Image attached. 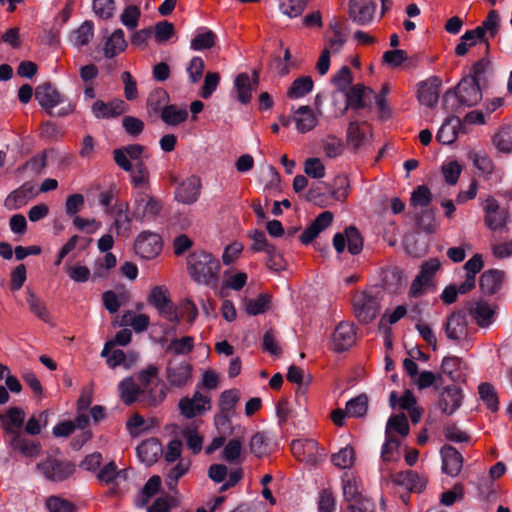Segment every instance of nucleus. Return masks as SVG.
I'll return each instance as SVG.
<instances>
[{"label": "nucleus", "instance_id": "nucleus-1", "mask_svg": "<svg viewBox=\"0 0 512 512\" xmlns=\"http://www.w3.org/2000/svg\"><path fill=\"white\" fill-rule=\"evenodd\" d=\"M119 395L123 403L131 405L137 400L157 405L165 398L164 384L157 379V369L150 367L138 375V383L133 377H126L118 384Z\"/></svg>", "mask_w": 512, "mask_h": 512}, {"label": "nucleus", "instance_id": "nucleus-2", "mask_svg": "<svg viewBox=\"0 0 512 512\" xmlns=\"http://www.w3.org/2000/svg\"><path fill=\"white\" fill-rule=\"evenodd\" d=\"M187 270L197 284L216 288L221 270L220 260L205 250H196L187 258Z\"/></svg>", "mask_w": 512, "mask_h": 512}, {"label": "nucleus", "instance_id": "nucleus-3", "mask_svg": "<svg viewBox=\"0 0 512 512\" xmlns=\"http://www.w3.org/2000/svg\"><path fill=\"white\" fill-rule=\"evenodd\" d=\"M167 93L162 90H155L148 97L147 105L150 110L161 113V120L169 126H177L185 122L189 116L186 105L165 104Z\"/></svg>", "mask_w": 512, "mask_h": 512}, {"label": "nucleus", "instance_id": "nucleus-4", "mask_svg": "<svg viewBox=\"0 0 512 512\" xmlns=\"http://www.w3.org/2000/svg\"><path fill=\"white\" fill-rule=\"evenodd\" d=\"M162 204L159 200L145 191L136 193L133 202L132 217L138 221H152L161 212Z\"/></svg>", "mask_w": 512, "mask_h": 512}, {"label": "nucleus", "instance_id": "nucleus-5", "mask_svg": "<svg viewBox=\"0 0 512 512\" xmlns=\"http://www.w3.org/2000/svg\"><path fill=\"white\" fill-rule=\"evenodd\" d=\"M148 301L153 305L159 314L171 323L178 324L180 316L169 298L168 289L164 286H155L148 297Z\"/></svg>", "mask_w": 512, "mask_h": 512}, {"label": "nucleus", "instance_id": "nucleus-6", "mask_svg": "<svg viewBox=\"0 0 512 512\" xmlns=\"http://www.w3.org/2000/svg\"><path fill=\"white\" fill-rule=\"evenodd\" d=\"M113 348L114 342L108 341L101 351V357L106 358L107 364L111 369L121 367L124 370H130L137 364L139 358L137 353Z\"/></svg>", "mask_w": 512, "mask_h": 512}, {"label": "nucleus", "instance_id": "nucleus-7", "mask_svg": "<svg viewBox=\"0 0 512 512\" xmlns=\"http://www.w3.org/2000/svg\"><path fill=\"white\" fill-rule=\"evenodd\" d=\"M37 469L49 480L63 481L74 472V465L48 456L44 461L37 464Z\"/></svg>", "mask_w": 512, "mask_h": 512}, {"label": "nucleus", "instance_id": "nucleus-8", "mask_svg": "<svg viewBox=\"0 0 512 512\" xmlns=\"http://www.w3.org/2000/svg\"><path fill=\"white\" fill-rule=\"evenodd\" d=\"M353 307L356 318L366 324L376 318L379 310L377 299L366 292H360L354 296Z\"/></svg>", "mask_w": 512, "mask_h": 512}, {"label": "nucleus", "instance_id": "nucleus-9", "mask_svg": "<svg viewBox=\"0 0 512 512\" xmlns=\"http://www.w3.org/2000/svg\"><path fill=\"white\" fill-rule=\"evenodd\" d=\"M482 208L485 214L484 221L489 229L498 231L505 227L507 222V211L500 207L498 201L494 197L488 196L482 202Z\"/></svg>", "mask_w": 512, "mask_h": 512}, {"label": "nucleus", "instance_id": "nucleus-10", "mask_svg": "<svg viewBox=\"0 0 512 512\" xmlns=\"http://www.w3.org/2000/svg\"><path fill=\"white\" fill-rule=\"evenodd\" d=\"M455 96L462 106L471 107L477 105L482 99V93L476 78L464 77L456 88Z\"/></svg>", "mask_w": 512, "mask_h": 512}, {"label": "nucleus", "instance_id": "nucleus-11", "mask_svg": "<svg viewBox=\"0 0 512 512\" xmlns=\"http://www.w3.org/2000/svg\"><path fill=\"white\" fill-rule=\"evenodd\" d=\"M291 451L296 459L308 464H316L322 456L319 444L314 439L293 440Z\"/></svg>", "mask_w": 512, "mask_h": 512}, {"label": "nucleus", "instance_id": "nucleus-12", "mask_svg": "<svg viewBox=\"0 0 512 512\" xmlns=\"http://www.w3.org/2000/svg\"><path fill=\"white\" fill-rule=\"evenodd\" d=\"M356 342V328L353 323L340 322L330 339V346L336 352L351 348Z\"/></svg>", "mask_w": 512, "mask_h": 512}, {"label": "nucleus", "instance_id": "nucleus-13", "mask_svg": "<svg viewBox=\"0 0 512 512\" xmlns=\"http://www.w3.org/2000/svg\"><path fill=\"white\" fill-rule=\"evenodd\" d=\"M333 246L338 253H342L347 246L348 251L353 254H359L363 249V239L355 227H348L344 233H337L333 238Z\"/></svg>", "mask_w": 512, "mask_h": 512}, {"label": "nucleus", "instance_id": "nucleus-14", "mask_svg": "<svg viewBox=\"0 0 512 512\" xmlns=\"http://www.w3.org/2000/svg\"><path fill=\"white\" fill-rule=\"evenodd\" d=\"M134 249L143 259H153L162 250L161 237L156 233L143 232L135 240Z\"/></svg>", "mask_w": 512, "mask_h": 512}, {"label": "nucleus", "instance_id": "nucleus-15", "mask_svg": "<svg viewBox=\"0 0 512 512\" xmlns=\"http://www.w3.org/2000/svg\"><path fill=\"white\" fill-rule=\"evenodd\" d=\"M442 81L437 76H431L417 84V99L423 106L432 108L437 105L439 89Z\"/></svg>", "mask_w": 512, "mask_h": 512}, {"label": "nucleus", "instance_id": "nucleus-16", "mask_svg": "<svg viewBox=\"0 0 512 512\" xmlns=\"http://www.w3.org/2000/svg\"><path fill=\"white\" fill-rule=\"evenodd\" d=\"M211 408V400L209 396L196 391L193 397H185L179 402L181 414L186 418H193L202 415Z\"/></svg>", "mask_w": 512, "mask_h": 512}, {"label": "nucleus", "instance_id": "nucleus-17", "mask_svg": "<svg viewBox=\"0 0 512 512\" xmlns=\"http://www.w3.org/2000/svg\"><path fill=\"white\" fill-rule=\"evenodd\" d=\"M474 166L486 180L500 182L503 178V171L496 168L493 160L485 152H473L470 155Z\"/></svg>", "mask_w": 512, "mask_h": 512}, {"label": "nucleus", "instance_id": "nucleus-18", "mask_svg": "<svg viewBox=\"0 0 512 512\" xmlns=\"http://www.w3.org/2000/svg\"><path fill=\"white\" fill-rule=\"evenodd\" d=\"M259 76L256 71L250 76L248 73H240L234 80V91L239 102L246 105L252 99V93L257 88Z\"/></svg>", "mask_w": 512, "mask_h": 512}, {"label": "nucleus", "instance_id": "nucleus-19", "mask_svg": "<svg viewBox=\"0 0 512 512\" xmlns=\"http://www.w3.org/2000/svg\"><path fill=\"white\" fill-rule=\"evenodd\" d=\"M201 190V181L198 177L192 175L182 180L175 191V199L182 204H193L199 196Z\"/></svg>", "mask_w": 512, "mask_h": 512}, {"label": "nucleus", "instance_id": "nucleus-20", "mask_svg": "<svg viewBox=\"0 0 512 512\" xmlns=\"http://www.w3.org/2000/svg\"><path fill=\"white\" fill-rule=\"evenodd\" d=\"M191 365L186 361H170L166 369V379L173 387L185 386L191 378Z\"/></svg>", "mask_w": 512, "mask_h": 512}, {"label": "nucleus", "instance_id": "nucleus-21", "mask_svg": "<svg viewBox=\"0 0 512 512\" xmlns=\"http://www.w3.org/2000/svg\"><path fill=\"white\" fill-rule=\"evenodd\" d=\"M375 10L376 4L373 0H350L349 15L360 25L370 23Z\"/></svg>", "mask_w": 512, "mask_h": 512}, {"label": "nucleus", "instance_id": "nucleus-22", "mask_svg": "<svg viewBox=\"0 0 512 512\" xmlns=\"http://www.w3.org/2000/svg\"><path fill=\"white\" fill-rule=\"evenodd\" d=\"M91 110L98 119L113 118L126 111V103L120 99H114L108 103L97 100L93 103Z\"/></svg>", "mask_w": 512, "mask_h": 512}, {"label": "nucleus", "instance_id": "nucleus-23", "mask_svg": "<svg viewBox=\"0 0 512 512\" xmlns=\"http://www.w3.org/2000/svg\"><path fill=\"white\" fill-rule=\"evenodd\" d=\"M462 400V390L456 386H448L440 394L439 408L443 413L452 415L461 406Z\"/></svg>", "mask_w": 512, "mask_h": 512}, {"label": "nucleus", "instance_id": "nucleus-24", "mask_svg": "<svg viewBox=\"0 0 512 512\" xmlns=\"http://www.w3.org/2000/svg\"><path fill=\"white\" fill-rule=\"evenodd\" d=\"M247 280V273L243 271L227 270L224 272L222 286L220 288L217 286L214 288L215 294L223 298L227 295V289L240 291L247 284Z\"/></svg>", "mask_w": 512, "mask_h": 512}, {"label": "nucleus", "instance_id": "nucleus-25", "mask_svg": "<svg viewBox=\"0 0 512 512\" xmlns=\"http://www.w3.org/2000/svg\"><path fill=\"white\" fill-rule=\"evenodd\" d=\"M333 221L330 211L320 213L316 219L302 232L300 240L303 244L311 243L323 230L328 228Z\"/></svg>", "mask_w": 512, "mask_h": 512}, {"label": "nucleus", "instance_id": "nucleus-26", "mask_svg": "<svg viewBox=\"0 0 512 512\" xmlns=\"http://www.w3.org/2000/svg\"><path fill=\"white\" fill-rule=\"evenodd\" d=\"M442 470L451 477L457 476L463 466L462 455L452 446L446 445L441 449Z\"/></svg>", "mask_w": 512, "mask_h": 512}, {"label": "nucleus", "instance_id": "nucleus-27", "mask_svg": "<svg viewBox=\"0 0 512 512\" xmlns=\"http://www.w3.org/2000/svg\"><path fill=\"white\" fill-rule=\"evenodd\" d=\"M163 454L162 445L156 438H149L144 440L137 447V455L140 461L147 466H150L157 462L160 456Z\"/></svg>", "mask_w": 512, "mask_h": 512}, {"label": "nucleus", "instance_id": "nucleus-28", "mask_svg": "<svg viewBox=\"0 0 512 512\" xmlns=\"http://www.w3.org/2000/svg\"><path fill=\"white\" fill-rule=\"evenodd\" d=\"M472 318L480 327H489L495 319V307L485 301H477L469 308Z\"/></svg>", "mask_w": 512, "mask_h": 512}, {"label": "nucleus", "instance_id": "nucleus-29", "mask_svg": "<svg viewBox=\"0 0 512 512\" xmlns=\"http://www.w3.org/2000/svg\"><path fill=\"white\" fill-rule=\"evenodd\" d=\"M7 444L12 450L18 451L22 456L28 458L37 457L41 451L39 442H35L22 437L21 434H15L14 436L10 437L9 441H7Z\"/></svg>", "mask_w": 512, "mask_h": 512}, {"label": "nucleus", "instance_id": "nucleus-30", "mask_svg": "<svg viewBox=\"0 0 512 512\" xmlns=\"http://www.w3.org/2000/svg\"><path fill=\"white\" fill-rule=\"evenodd\" d=\"M24 420L25 412L19 407H12L8 409L6 414L0 415L2 428L11 437L20 434L18 430L22 427Z\"/></svg>", "mask_w": 512, "mask_h": 512}, {"label": "nucleus", "instance_id": "nucleus-31", "mask_svg": "<svg viewBox=\"0 0 512 512\" xmlns=\"http://www.w3.org/2000/svg\"><path fill=\"white\" fill-rule=\"evenodd\" d=\"M292 120L300 133L313 130L318 124V118L309 106H300L293 112Z\"/></svg>", "mask_w": 512, "mask_h": 512}, {"label": "nucleus", "instance_id": "nucleus-32", "mask_svg": "<svg viewBox=\"0 0 512 512\" xmlns=\"http://www.w3.org/2000/svg\"><path fill=\"white\" fill-rule=\"evenodd\" d=\"M446 336L454 341L462 340L467 333V322L465 316L460 312L452 313L445 324Z\"/></svg>", "mask_w": 512, "mask_h": 512}, {"label": "nucleus", "instance_id": "nucleus-33", "mask_svg": "<svg viewBox=\"0 0 512 512\" xmlns=\"http://www.w3.org/2000/svg\"><path fill=\"white\" fill-rule=\"evenodd\" d=\"M393 482L403 486L411 492H421L425 487L427 480L413 471H403L393 476Z\"/></svg>", "mask_w": 512, "mask_h": 512}, {"label": "nucleus", "instance_id": "nucleus-34", "mask_svg": "<svg viewBox=\"0 0 512 512\" xmlns=\"http://www.w3.org/2000/svg\"><path fill=\"white\" fill-rule=\"evenodd\" d=\"M35 98L47 110H51L63 102L62 95L50 84L38 86L35 91Z\"/></svg>", "mask_w": 512, "mask_h": 512}, {"label": "nucleus", "instance_id": "nucleus-35", "mask_svg": "<svg viewBox=\"0 0 512 512\" xmlns=\"http://www.w3.org/2000/svg\"><path fill=\"white\" fill-rule=\"evenodd\" d=\"M346 42V36L343 33L340 24L337 21H332L329 25V31L326 36V43L323 50H328V53H338Z\"/></svg>", "mask_w": 512, "mask_h": 512}, {"label": "nucleus", "instance_id": "nucleus-36", "mask_svg": "<svg viewBox=\"0 0 512 512\" xmlns=\"http://www.w3.org/2000/svg\"><path fill=\"white\" fill-rule=\"evenodd\" d=\"M344 499L351 503H356L360 499H365L361 495L360 484L357 477L350 472H345L341 479Z\"/></svg>", "mask_w": 512, "mask_h": 512}, {"label": "nucleus", "instance_id": "nucleus-37", "mask_svg": "<svg viewBox=\"0 0 512 512\" xmlns=\"http://www.w3.org/2000/svg\"><path fill=\"white\" fill-rule=\"evenodd\" d=\"M26 302L30 312L39 320L45 323L52 322L51 314L45 302L29 288L26 289Z\"/></svg>", "mask_w": 512, "mask_h": 512}, {"label": "nucleus", "instance_id": "nucleus-38", "mask_svg": "<svg viewBox=\"0 0 512 512\" xmlns=\"http://www.w3.org/2000/svg\"><path fill=\"white\" fill-rule=\"evenodd\" d=\"M127 47L124 32L122 29H116L105 41L103 52L107 58H113L122 53Z\"/></svg>", "mask_w": 512, "mask_h": 512}, {"label": "nucleus", "instance_id": "nucleus-39", "mask_svg": "<svg viewBox=\"0 0 512 512\" xmlns=\"http://www.w3.org/2000/svg\"><path fill=\"white\" fill-rule=\"evenodd\" d=\"M94 36V25L92 21H84L76 30L69 36V42L75 48L80 49L86 46Z\"/></svg>", "mask_w": 512, "mask_h": 512}, {"label": "nucleus", "instance_id": "nucleus-40", "mask_svg": "<svg viewBox=\"0 0 512 512\" xmlns=\"http://www.w3.org/2000/svg\"><path fill=\"white\" fill-rule=\"evenodd\" d=\"M504 273L500 270L491 269L485 271L479 280L481 290L486 294L497 292L502 284Z\"/></svg>", "mask_w": 512, "mask_h": 512}, {"label": "nucleus", "instance_id": "nucleus-41", "mask_svg": "<svg viewBox=\"0 0 512 512\" xmlns=\"http://www.w3.org/2000/svg\"><path fill=\"white\" fill-rule=\"evenodd\" d=\"M461 125L459 118H451L444 122L438 130L437 140L445 145L452 144L458 137V129Z\"/></svg>", "mask_w": 512, "mask_h": 512}, {"label": "nucleus", "instance_id": "nucleus-42", "mask_svg": "<svg viewBox=\"0 0 512 512\" xmlns=\"http://www.w3.org/2000/svg\"><path fill=\"white\" fill-rule=\"evenodd\" d=\"M128 204L121 203L116 206L114 227L119 235L128 237L131 233V217L128 215Z\"/></svg>", "mask_w": 512, "mask_h": 512}, {"label": "nucleus", "instance_id": "nucleus-43", "mask_svg": "<svg viewBox=\"0 0 512 512\" xmlns=\"http://www.w3.org/2000/svg\"><path fill=\"white\" fill-rule=\"evenodd\" d=\"M409 424L404 414L392 415L386 424L385 436H395L397 433L401 437L409 434Z\"/></svg>", "mask_w": 512, "mask_h": 512}, {"label": "nucleus", "instance_id": "nucleus-44", "mask_svg": "<svg viewBox=\"0 0 512 512\" xmlns=\"http://www.w3.org/2000/svg\"><path fill=\"white\" fill-rule=\"evenodd\" d=\"M496 150L503 154L512 153V125L502 127L492 138Z\"/></svg>", "mask_w": 512, "mask_h": 512}, {"label": "nucleus", "instance_id": "nucleus-45", "mask_svg": "<svg viewBox=\"0 0 512 512\" xmlns=\"http://www.w3.org/2000/svg\"><path fill=\"white\" fill-rule=\"evenodd\" d=\"M215 40L216 35L213 31L207 28H200L191 40L190 48L194 51L209 49L214 46Z\"/></svg>", "mask_w": 512, "mask_h": 512}, {"label": "nucleus", "instance_id": "nucleus-46", "mask_svg": "<svg viewBox=\"0 0 512 512\" xmlns=\"http://www.w3.org/2000/svg\"><path fill=\"white\" fill-rule=\"evenodd\" d=\"M193 348L194 338L192 336H183L171 339L166 346V352L173 355H187Z\"/></svg>", "mask_w": 512, "mask_h": 512}, {"label": "nucleus", "instance_id": "nucleus-47", "mask_svg": "<svg viewBox=\"0 0 512 512\" xmlns=\"http://www.w3.org/2000/svg\"><path fill=\"white\" fill-rule=\"evenodd\" d=\"M401 441L396 436H385V442L381 449V459L384 462H394L400 458Z\"/></svg>", "mask_w": 512, "mask_h": 512}, {"label": "nucleus", "instance_id": "nucleus-48", "mask_svg": "<svg viewBox=\"0 0 512 512\" xmlns=\"http://www.w3.org/2000/svg\"><path fill=\"white\" fill-rule=\"evenodd\" d=\"M330 198V190L324 182L317 183L307 193V200L320 207L327 206Z\"/></svg>", "mask_w": 512, "mask_h": 512}, {"label": "nucleus", "instance_id": "nucleus-49", "mask_svg": "<svg viewBox=\"0 0 512 512\" xmlns=\"http://www.w3.org/2000/svg\"><path fill=\"white\" fill-rule=\"evenodd\" d=\"M368 132L369 130L366 124L350 123L347 130L348 143L355 148L360 147L366 142Z\"/></svg>", "mask_w": 512, "mask_h": 512}, {"label": "nucleus", "instance_id": "nucleus-50", "mask_svg": "<svg viewBox=\"0 0 512 512\" xmlns=\"http://www.w3.org/2000/svg\"><path fill=\"white\" fill-rule=\"evenodd\" d=\"M478 393L480 399L490 411L496 412L499 409L497 393L490 383H481L478 387Z\"/></svg>", "mask_w": 512, "mask_h": 512}, {"label": "nucleus", "instance_id": "nucleus-51", "mask_svg": "<svg viewBox=\"0 0 512 512\" xmlns=\"http://www.w3.org/2000/svg\"><path fill=\"white\" fill-rule=\"evenodd\" d=\"M312 89L313 81L311 77H300L292 83L291 87L287 92V96L291 99H298L311 92Z\"/></svg>", "mask_w": 512, "mask_h": 512}, {"label": "nucleus", "instance_id": "nucleus-52", "mask_svg": "<svg viewBox=\"0 0 512 512\" xmlns=\"http://www.w3.org/2000/svg\"><path fill=\"white\" fill-rule=\"evenodd\" d=\"M270 305V296L260 294L256 298L248 299L245 302V310L249 315H259L266 312Z\"/></svg>", "mask_w": 512, "mask_h": 512}, {"label": "nucleus", "instance_id": "nucleus-53", "mask_svg": "<svg viewBox=\"0 0 512 512\" xmlns=\"http://www.w3.org/2000/svg\"><path fill=\"white\" fill-rule=\"evenodd\" d=\"M477 27L481 30V34L484 38H486V36L490 38L495 37L500 28V17L498 12L496 10H491L482 24Z\"/></svg>", "mask_w": 512, "mask_h": 512}, {"label": "nucleus", "instance_id": "nucleus-54", "mask_svg": "<svg viewBox=\"0 0 512 512\" xmlns=\"http://www.w3.org/2000/svg\"><path fill=\"white\" fill-rule=\"evenodd\" d=\"M332 463L340 469H349L355 461V452L351 446L340 449L331 457Z\"/></svg>", "mask_w": 512, "mask_h": 512}, {"label": "nucleus", "instance_id": "nucleus-55", "mask_svg": "<svg viewBox=\"0 0 512 512\" xmlns=\"http://www.w3.org/2000/svg\"><path fill=\"white\" fill-rule=\"evenodd\" d=\"M461 360L455 356H448L442 360L441 371L453 381L459 380L461 377Z\"/></svg>", "mask_w": 512, "mask_h": 512}, {"label": "nucleus", "instance_id": "nucleus-56", "mask_svg": "<svg viewBox=\"0 0 512 512\" xmlns=\"http://www.w3.org/2000/svg\"><path fill=\"white\" fill-rule=\"evenodd\" d=\"M368 409V398L366 395H359L346 404V411L348 416L363 417Z\"/></svg>", "mask_w": 512, "mask_h": 512}, {"label": "nucleus", "instance_id": "nucleus-57", "mask_svg": "<svg viewBox=\"0 0 512 512\" xmlns=\"http://www.w3.org/2000/svg\"><path fill=\"white\" fill-rule=\"evenodd\" d=\"M191 462L189 459L181 458L179 462L169 471L167 485L169 489H174L177 485V481L184 476L189 468Z\"/></svg>", "mask_w": 512, "mask_h": 512}, {"label": "nucleus", "instance_id": "nucleus-58", "mask_svg": "<svg viewBox=\"0 0 512 512\" xmlns=\"http://www.w3.org/2000/svg\"><path fill=\"white\" fill-rule=\"evenodd\" d=\"M322 147L325 155L329 158H336L342 155L345 149L343 141L335 136L324 138Z\"/></svg>", "mask_w": 512, "mask_h": 512}, {"label": "nucleus", "instance_id": "nucleus-59", "mask_svg": "<svg viewBox=\"0 0 512 512\" xmlns=\"http://www.w3.org/2000/svg\"><path fill=\"white\" fill-rule=\"evenodd\" d=\"M306 7V0H280L279 9L290 18L301 15Z\"/></svg>", "mask_w": 512, "mask_h": 512}, {"label": "nucleus", "instance_id": "nucleus-60", "mask_svg": "<svg viewBox=\"0 0 512 512\" xmlns=\"http://www.w3.org/2000/svg\"><path fill=\"white\" fill-rule=\"evenodd\" d=\"M141 12L138 6L128 5L120 15L121 23L129 30H134L138 26Z\"/></svg>", "mask_w": 512, "mask_h": 512}, {"label": "nucleus", "instance_id": "nucleus-61", "mask_svg": "<svg viewBox=\"0 0 512 512\" xmlns=\"http://www.w3.org/2000/svg\"><path fill=\"white\" fill-rule=\"evenodd\" d=\"M29 200L28 191L20 188L10 193L5 199L4 205L8 210H16L24 206Z\"/></svg>", "mask_w": 512, "mask_h": 512}, {"label": "nucleus", "instance_id": "nucleus-62", "mask_svg": "<svg viewBox=\"0 0 512 512\" xmlns=\"http://www.w3.org/2000/svg\"><path fill=\"white\" fill-rule=\"evenodd\" d=\"M240 399V392L237 389L225 390L219 398V409L233 413L236 403Z\"/></svg>", "mask_w": 512, "mask_h": 512}, {"label": "nucleus", "instance_id": "nucleus-63", "mask_svg": "<svg viewBox=\"0 0 512 512\" xmlns=\"http://www.w3.org/2000/svg\"><path fill=\"white\" fill-rule=\"evenodd\" d=\"M204 69H205V63H204L203 59L199 56H194L190 60L188 66L186 68V72L188 74L190 83H192V84L198 83L203 76Z\"/></svg>", "mask_w": 512, "mask_h": 512}, {"label": "nucleus", "instance_id": "nucleus-64", "mask_svg": "<svg viewBox=\"0 0 512 512\" xmlns=\"http://www.w3.org/2000/svg\"><path fill=\"white\" fill-rule=\"evenodd\" d=\"M46 507L49 512H75V507L71 502L57 496L49 497Z\"/></svg>", "mask_w": 512, "mask_h": 512}]
</instances>
